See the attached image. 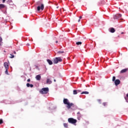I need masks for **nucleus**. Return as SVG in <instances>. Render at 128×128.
<instances>
[{
	"instance_id": "8",
	"label": "nucleus",
	"mask_w": 128,
	"mask_h": 128,
	"mask_svg": "<svg viewBox=\"0 0 128 128\" xmlns=\"http://www.w3.org/2000/svg\"><path fill=\"white\" fill-rule=\"evenodd\" d=\"M36 80H42V76H40V74H38L36 76Z\"/></svg>"
},
{
	"instance_id": "34",
	"label": "nucleus",
	"mask_w": 128,
	"mask_h": 128,
	"mask_svg": "<svg viewBox=\"0 0 128 128\" xmlns=\"http://www.w3.org/2000/svg\"><path fill=\"white\" fill-rule=\"evenodd\" d=\"M14 54H16V52L15 51H14Z\"/></svg>"
},
{
	"instance_id": "2",
	"label": "nucleus",
	"mask_w": 128,
	"mask_h": 128,
	"mask_svg": "<svg viewBox=\"0 0 128 128\" xmlns=\"http://www.w3.org/2000/svg\"><path fill=\"white\" fill-rule=\"evenodd\" d=\"M63 102L64 104H66V108H68V110H70L72 106H74V104L72 103H70V101H68V100L67 98H64L63 100Z\"/></svg>"
},
{
	"instance_id": "20",
	"label": "nucleus",
	"mask_w": 128,
	"mask_h": 128,
	"mask_svg": "<svg viewBox=\"0 0 128 128\" xmlns=\"http://www.w3.org/2000/svg\"><path fill=\"white\" fill-rule=\"evenodd\" d=\"M64 128H68V124L66 123H64Z\"/></svg>"
},
{
	"instance_id": "22",
	"label": "nucleus",
	"mask_w": 128,
	"mask_h": 128,
	"mask_svg": "<svg viewBox=\"0 0 128 128\" xmlns=\"http://www.w3.org/2000/svg\"><path fill=\"white\" fill-rule=\"evenodd\" d=\"M112 82H116V76H114L112 77Z\"/></svg>"
},
{
	"instance_id": "31",
	"label": "nucleus",
	"mask_w": 128,
	"mask_h": 128,
	"mask_svg": "<svg viewBox=\"0 0 128 128\" xmlns=\"http://www.w3.org/2000/svg\"><path fill=\"white\" fill-rule=\"evenodd\" d=\"M98 102H100L101 100H98Z\"/></svg>"
},
{
	"instance_id": "36",
	"label": "nucleus",
	"mask_w": 128,
	"mask_h": 128,
	"mask_svg": "<svg viewBox=\"0 0 128 128\" xmlns=\"http://www.w3.org/2000/svg\"><path fill=\"white\" fill-rule=\"evenodd\" d=\"M54 81L56 82V79H54Z\"/></svg>"
},
{
	"instance_id": "35",
	"label": "nucleus",
	"mask_w": 128,
	"mask_h": 128,
	"mask_svg": "<svg viewBox=\"0 0 128 128\" xmlns=\"http://www.w3.org/2000/svg\"><path fill=\"white\" fill-rule=\"evenodd\" d=\"M56 44H58V40H56Z\"/></svg>"
},
{
	"instance_id": "27",
	"label": "nucleus",
	"mask_w": 128,
	"mask_h": 128,
	"mask_svg": "<svg viewBox=\"0 0 128 128\" xmlns=\"http://www.w3.org/2000/svg\"><path fill=\"white\" fill-rule=\"evenodd\" d=\"M27 82H30V79H28V80H27Z\"/></svg>"
},
{
	"instance_id": "4",
	"label": "nucleus",
	"mask_w": 128,
	"mask_h": 128,
	"mask_svg": "<svg viewBox=\"0 0 128 128\" xmlns=\"http://www.w3.org/2000/svg\"><path fill=\"white\" fill-rule=\"evenodd\" d=\"M40 94H44L48 92V88H43L40 91Z\"/></svg>"
},
{
	"instance_id": "18",
	"label": "nucleus",
	"mask_w": 128,
	"mask_h": 128,
	"mask_svg": "<svg viewBox=\"0 0 128 128\" xmlns=\"http://www.w3.org/2000/svg\"><path fill=\"white\" fill-rule=\"evenodd\" d=\"M8 68L6 69L5 74H8Z\"/></svg>"
},
{
	"instance_id": "24",
	"label": "nucleus",
	"mask_w": 128,
	"mask_h": 128,
	"mask_svg": "<svg viewBox=\"0 0 128 128\" xmlns=\"http://www.w3.org/2000/svg\"><path fill=\"white\" fill-rule=\"evenodd\" d=\"M30 83H27L26 84V87L27 88H30Z\"/></svg>"
},
{
	"instance_id": "3",
	"label": "nucleus",
	"mask_w": 128,
	"mask_h": 128,
	"mask_svg": "<svg viewBox=\"0 0 128 128\" xmlns=\"http://www.w3.org/2000/svg\"><path fill=\"white\" fill-rule=\"evenodd\" d=\"M62 62V59L60 57H56L54 59V64H58V62Z\"/></svg>"
},
{
	"instance_id": "30",
	"label": "nucleus",
	"mask_w": 128,
	"mask_h": 128,
	"mask_svg": "<svg viewBox=\"0 0 128 128\" xmlns=\"http://www.w3.org/2000/svg\"><path fill=\"white\" fill-rule=\"evenodd\" d=\"M82 16H80V17H79V19H82Z\"/></svg>"
},
{
	"instance_id": "16",
	"label": "nucleus",
	"mask_w": 128,
	"mask_h": 128,
	"mask_svg": "<svg viewBox=\"0 0 128 128\" xmlns=\"http://www.w3.org/2000/svg\"><path fill=\"white\" fill-rule=\"evenodd\" d=\"M82 43L81 42H76V44H77V46H80V44H82Z\"/></svg>"
},
{
	"instance_id": "13",
	"label": "nucleus",
	"mask_w": 128,
	"mask_h": 128,
	"mask_svg": "<svg viewBox=\"0 0 128 128\" xmlns=\"http://www.w3.org/2000/svg\"><path fill=\"white\" fill-rule=\"evenodd\" d=\"M110 32L114 33V32H116V30L114 29V28H110Z\"/></svg>"
},
{
	"instance_id": "21",
	"label": "nucleus",
	"mask_w": 128,
	"mask_h": 128,
	"mask_svg": "<svg viewBox=\"0 0 128 128\" xmlns=\"http://www.w3.org/2000/svg\"><path fill=\"white\" fill-rule=\"evenodd\" d=\"M64 51H59L57 52V54H64Z\"/></svg>"
},
{
	"instance_id": "6",
	"label": "nucleus",
	"mask_w": 128,
	"mask_h": 128,
	"mask_svg": "<svg viewBox=\"0 0 128 128\" xmlns=\"http://www.w3.org/2000/svg\"><path fill=\"white\" fill-rule=\"evenodd\" d=\"M122 16V14H116L114 16V20H118V18H120Z\"/></svg>"
},
{
	"instance_id": "7",
	"label": "nucleus",
	"mask_w": 128,
	"mask_h": 128,
	"mask_svg": "<svg viewBox=\"0 0 128 128\" xmlns=\"http://www.w3.org/2000/svg\"><path fill=\"white\" fill-rule=\"evenodd\" d=\"M114 84L116 86H118L120 84V80L118 79H117L115 80Z\"/></svg>"
},
{
	"instance_id": "29",
	"label": "nucleus",
	"mask_w": 128,
	"mask_h": 128,
	"mask_svg": "<svg viewBox=\"0 0 128 128\" xmlns=\"http://www.w3.org/2000/svg\"><path fill=\"white\" fill-rule=\"evenodd\" d=\"M2 2L3 4H4V2H6V0H2Z\"/></svg>"
},
{
	"instance_id": "1",
	"label": "nucleus",
	"mask_w": 128,
	"mask_h": 128,
	"mask_svg": "<svg viewBox=\"0 0 128 128\" xmlns=\"http://www.w3.org/2000/svg\"><path fill=\"white\" fill-rule=\"evenodd\" d=\"M36 6H37V10L38 12H40V10H44V4L42 2H38L36 4Z\"/></svg>"
},
{
	"instance_id": "10",
	"label": "nucleus",
	"mask_w": 128,
	"mask_h": 128,
	"mask_svg": "<svg viewBox=\"0 0 128 128\" xmlns=\"http://www.w3.org/2000/svg\"><path fill=\"white\" fill-rule=\"evenodd\" d=\"M128 68L123 69L120 72V74H124V72H128Z\"/></svg>"
},
{
	"instance_id": "19",
	"label": "nucleus",
	"mask_w": 128,
	"mask_h": 128,
	"mask_svg": "<svg viewBox=\"0 0 128 128\" xmlns=\"http://www.w3.org/2000/svg\"><path fill=\"white\" fill-rule=\"evenodd\" d=\"M10 58H14V55H12V54H10Z\"/></svg>"
},
{
	"instance_id": "9",
	"label": "nucleus",
	"mask_w": 128,
	"mask_h": 128,
	"mask_svg": "<svg viewBox=\"0 0 128 128\" xmlns=\"http://www.w3.org/2000/svg\"><path fill=\"white\" fill-rule=\"evenodd\" d=\"M4 66L6 69L9 68L8 63V62H4Z\"/></svg>"
},
{
	"instance_id": "38",
	"label": "nucleus",
	"mask_w": 128,
	"mask_h": 128,
	"mask_svg": "<svg viewBox=\"0 0 128 128\" xmlns=\"http://www.w3.org/2000/svg\"><path fill=\"white\" fill-rule=\"evenodd\" d=\"M27 46H30V44H27Z\"/></svg>"
},
{
	"instance_id": "14",
	"label": "nucleus",
	"mask_w": 128,
	"mask_h": 128,
	"mask_svg": "<svg viewBox=\"0 0 128 128\" xmlns=\"http://www.w3.org/2000/svg\"><path fill=\"white\" fill-rule=\"evenodd\" d=\"M6 8V6L4 4H0V10H2V8Z\"/></svg>"
},
{
	"instance_id": "23",
	"label": "nucleus",
	"mask_w": 128,
	"mask_h": 128,
	"mask_svg": "<svg viewBox=\"0 0 128 128\" xmlns=\"http://www.w3.org/2000/svg\"><path fill=\"white\" fill-rule=\"evenodd\" d=\"M4 124V121H2V119H0V124Z\"/></svg>"
},
{
	"instance_id": "28",
	"label": "nucleus",
	"mask_w": 128,
	"mask_h": 128,
	"mask_svg": "<svg viewBox=\"0 0 128 128\" xmlns=\"http://www.w3.org/2000/svg\"><path fill=\"white\" fill-rule=\"evenodd\" d=\"M82 92L80 90H77V92Z\"/></svg>"
},
{
	"instance_id": "26",
	"label": "nucleus",
	"mask_w": 128,
	"mask_h": 128,
	"mask_svg": "<svg viewBox=\"0 0 128 128\" xmlns=\"http://www.w3.org/2000/svg\"><path fill=\"white\" fill-rule=\"evenodd\" d=\"M103 106H106V102H104L103 103Z\"/></svg>"
},
{
	"instance_id": "39",
	"label": "nucleus",
	"mask_w": 128,
	"mask_h": 128,
	"mask_svg": "<svg viewBox=\"0 0 128 128\" xmlns=\"http://www.w3.org/2000/svg\"><path fill=\"white\" fill-rule=\"evenodd\" d=\"M54 40H56V38H54Z\"/></svg>"
},
{
	"instance_id": "12",
	"label": "nucleus",
	"mask_w": 128,
	"mask_h": 128,
	"mask_svg": "<svg viewBox=\"0 0 128 128\" xmlns=\"http://www.w3.org/2000/svg\"><path fill=\"white\" fill-rule=\"evenodd\" d=\"M47 62L50 66H52V61L51 60L48 59L47 60Z\"/></svg>"
},
{
	"instance_id": "32",
	"label": "nucleus",
	"mask_w": 128,
	"mask_h": 128,
	"mask_svg": "<svg viewBox=\"0 0 128 128\" xmlns=\"http://www.w3.org/2000/svg\"><path fill=\"white\" fill-rule=\"evenodd\" d=\"M77 114H80V112H78L77 113Z\"/></svg>"
},
{
	"instance_id": "37",
	"label": "nucleus",
	"mask_w": 128,
	"mask_h": 128,
	"mask_svg": "<svg viewBox=\"0 0 128 128\" xmlns=\"http://www.w3.org/2000/svg\"><path fill=\"white\" fill-rule=\"evenodd\" d=\"M124 32H121V34H124Z\"/></svg>"
},
{
	"instance_id": "11",
	"label": "nucleus",
	"mask_w": 128,
	"mask_h": 128,
	"mask_svg": "<svg viewBox=\"0 0 128 128\" xmlns=\"http://www.w3.org/2000/svg\"><path fill=\"white\" fill-rule=\"evenodd\" d=\"M52 82V80H50V78H47V80H46L47 84H50Z\"/></svg>"
},
{
	"instance_id": "17",
	"label": "nucleus",
	"mask_w": 128,
	"mask_h": 128,
	"mask_svg": "<svg viewBox=\"0 0 128 128\" xmlns=\"http://www.w3.org/2000/svg\"><path fill=\"white\" fill-rule=\"evenodd\" d=\"M73 94H78V90H74Z\"/></svg>"
},
{
	"instance_id": "15",
	"label": "nucleus",
	"mask_w": 128,
	"mask_h": 128,
	"mask_svg": "<svg viewBox=\"0 0 128 128\" xmlns=\"http://www.w3.org/2000/svg\"><path fill=\"white\" fill-rule=\"evenodd\" d=\"M88 92H83L81 93V94H88Z\"/></svg>"
},
{
	"instance_id": "5",
	"label": "nucleus",
	"mask_w": 128,
	"mask_h": 128,
	"mask_svg": "<svg viewBox=\"0 0 128 128\" xmlns=\"http://www.w3.org/2000/svg\"><path fill=\"white\" fill-rule=\"evenodd\" d=\"M68 122H70V124H76V120L74 119L73 118H69L68 119Z\"/></svg>"
},
{
	"instance_id": "40",
	"label": "nucleus",
	"mask_w": 128,
	"mask_h": 128,
	"mask_svg": "<svg viewBox=\"0 0 128 128\" xmlns=\"http://www.w3.org/2000/svg\"><path fill=\"white\" fill-rule=\"evenodd\" d=\"M56 8H58V7H56Z\"/></svg>"
},
{
	"instance_id": "33",
	"label": "nucleus",
	"mask_w": 128,
	"mask_h": 128,
	"mask_svg": "<svg viewBox=\"0 0 128 128\" xmlns=\"http://www.w3.org/2000/svg\"><path fill=\"white\" fill-rule=\"evenodd\" d=\"M80 22V19H78V22Z\"/></svg>"
},
{
	"instance_id": "25",
	"label": "nucleus",
	"mask_w": 128,
	"mask_h": 128,
	"mask_svg": "<svg viewBox=\"0 0 128 128\" xmlns=\"http://www.w3.org/2000/svg\"><path fill=\"white\" fill-rule=\"evenodd\" d=\"M30 88H34V84H30Z\"/></svg>"
}]
</instances>
